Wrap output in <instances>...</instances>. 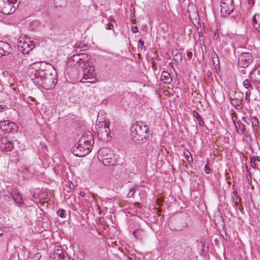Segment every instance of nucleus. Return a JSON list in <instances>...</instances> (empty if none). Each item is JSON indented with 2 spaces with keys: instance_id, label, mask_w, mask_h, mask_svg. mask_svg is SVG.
Masks as SVG:
<instances>
[{
  "instance_id": "obj_1",
  "label": "nucleus",
  "mask_w": 260,
  "mask_h": 260,
  "mask_svg": "<svg viewBox=\"0 0 260 260\" xmlns=\"http://www.w3.org/2000/svg\"><path fill=\"white\" fill-rule=\"evenodd\" d=\"M27 74L35 84L47 90L54 88L58 82L56 71L54 69L46 70L41 62L30 64Z\"/></svg>"
},
{
  "instance_id": "obj_2",
  "label": "nucleus",
  "mask_w": 260,
  "mask_h": 260,
  "mask_svg": "<svg viewBox=\"0 0 260 260\" xmlns=\"http://www.w3.org/2000/svg\"><path fill=\"white\" fill-rule=\"evenodd\" d=\"M93 143V137L91 133L84 135L78 142L72 148L73 154L78 157H83L88 154Z\"/></svg>"
},
{
  "instance_id": "obj_3",
  "label": "nucleus",
  "mask_w": 260,
  "mask_h": 260,
  "mask_svg": "<svg viewBox=\"0 0 260 260\" xmlns=\"http://www.w3.org/2000/svg\"><path fill=\"white\" fill-rule=\"evenodd\" d=\"M149 128L142 122H136L131 125V139L134 141H142L148 135Z\"/></svg>"
},
{
  "instance_id": "obj_4",
  "label": "nucleus",
  "mask_w": 260,
  "mask_h": 260,
  "mask_svg": "<svg viewBox=\"0 0 260 260\" xmlns=\"http://www.w3.org/2000/svg\"><path fill=\"white\" fill-rule=\"evenodd\" d=\"M18 131V126L9 120L0 121V136L6 133H15Z\"/></svg>"
},
{
  "instance_id": "obj_5",
  "label": "nucleus",
  "mask_w": 260,
  "mask_h": 260,
  "mask_svg": "<svg viewBox=\"0 0 260 260\" xmlns=\"http://www.w3.org/2000/svg\"><path fill=\"white\" fill-rule=\"evenodd\" d=\"M99 154L102 158L103 165L105 166H112L115 163L114 159L112 158L113 155L112 151L106 147L100 149Z\"/></svg>"
},
{
  "instance_id": "obj_6",
  "label": "nucleus",
  "mask_w": 260,
  "mask_h": 260,
  "mask_svg": "<svg viewBox=\"0 0 260 260\" xmlns=\"http://www.w3.org/2000/svg\"><path fill=\"white\" fill-rule=\"evenodd\" d=\"M220 7L221 16L227 17L233 12L235 9L233 0H222Z\"/></svg>"
},
{
  "instance_id": "obj_7",
  "label": "nucleus",
  "mask_w": 260,
  "mask_h": 260,
  "mask_svg": "<svg viewBox=\"0 0 260 260\" xmlns=\"http://www.w3.org/2000/svg\"><path fill=\"white\" fill-rule=\"evenodd\" d=\"M253 57L250 52H242L238 57V64L243 68L248 67L252 62Z\"/></svg>"
},
{
  "instance_id": "obj_8",
  "label": "nucleus",
  "mask_w": 260,
  "mask_h": 260,
  "mask_svg": "<svg viewBox=\"0 0 260 260\" xmlns=\"http://www.w3.org/2000/svg\"><path fill=\"white\" fill-rule=\"evenodd\" d=\"M10 196L9 198L11 197L14 201L15 202V204L18 207H24L27 208L28 207H30L31 205H27L25 203L26 199H23L21 196V193L18 192L17 190H14L12 192L10 193Z\"/></svg>"
},
{
  "instance_id": "obj_9",
  "label": "nucleus",
  "mask_w": 260,
  "mask_h": 260,
  "mask_svg": "<svg viewBox=\"0 0 260 260\" xmlns=\"http://www.w3.org/2000/svg\"><path fill=\"white\" fill-rule=\"evenodd\" d=\"M52 258L54 260H69V256L67 253L63 251L61 246H56L53 251Z\"/></svg>"
},
{
  "instance_id": "obj_10",
  "label": "nucleus",
  "mask_w": 260,
  "mask_h": 260,
  "mask_svg": "<svg viewBox=\"0 0 260 260\" xmlns=\"http://www.w3.org/2000/svg\"><path fill=\"white\" fill-rule=\"evenodd\" d=\"M34 47L35 42L29 41V40L28 41H25L23 43L20 42L18 45L19 49L20 50V48L21 49V51L23 54L28 53Z\"/></svg>"
},
{
  "instance_id": "obj_11",
  "label": "nucleus",
  "mask_w": 260,
  "mask_h": 260,
  "mask_svg": "<svg viewBox=\"0 0 260 260\" xmlns=\"http://www.w3.org/2000/svg\"><path fill=\"white\" fill-rule=\"evenodd\" d=\"M110 129L109 128V123H107L105 125L103 131L102 130L101 132H98V136L100 139L103 140V141H109V139L111 138V136L109 137L110 135Z\"/></svg>"
},
{
  "instance_id": "obj_12",
  "label": "nucleus",
  "mask_w": 260,
  "mask_h": 260,
  "mask_svg": "<svg viewBox=\"0 0 260 260\" xmlns=\"http://www.w3.org/2000/svg\"><path fill=\"white\" fill-rule=\"evenodd\" d=\"M10 45L4 41H0V58L8 55L10 53Z\"/></svg>"
},
{
  "instance_id": "obj_13",
  "label": "nucleus",
  "mask_w": 260,
  "mask_h": 260,
  "mask_svg": "<svg viewBox=\"0 0 260 260\" xmlns=\"http://www.w3.org/2000/svg\"><path fill=\"white\" fill-rule=\"evenodd\" d=\"M13 147L14 146L12 142L6 139H3L2 140L0 148L2 151H10L12 150Z\"/></svg>"
},
{
  "instance_id": "obj_14",
  "label": "nucleus",
  "mask_w": 260,
  "mask_h": 260,
  "mask_svg": "<svg viewBox=\"0 0 260 260\" xmlns=\"http://www.w3.org/2000/svg\"><path fill=\"white\" fill-rule=\"evenodd\" d=\"M14 3L12 2V1L11 0V2L9 3H8V5H6V6L3 8L0 12L5 15H8L13 13L15 10V7L13 6Z\"/></svg>"
},
{
  "instance_id": "obj_15",
  "label": "nucleus",
  "mask_w": 260,
  "mask_h": 260,
  "mask_svg": "<svg viewBox=\"0 0 260 260\" xmlns=\"http://www.w3.org/2000/svg\"><path fill=\"white\" fill-rule=\"evenodd\" d=\"M116 253H113L114 258L117 260L118 258L120 260H128L129 257L128 255H126L123 251L120 250L119 248L116 250Z\"/></svg>"
},
{
  "instance_id": "obj_16",
  "label": "nucleus",
  "mask_w": 260,
  "mask_h": 260,
  "mask_svg": "<svg viewBox=\"0 0 260 260\" xmlns=\"http://www.w3.org/2000/svg\"><path fill=\"white\" fill-rule=\"evenodd\" d=\"M161 80L165 83L169 84L171 83L172 79L167 71H163L161 75Z\"/></svg>"
},
{
  "instance_id": "obj_17",
  "label": "nucleus",
  "mask_w": 260,
  "mask_h": 260,
  "mask_svg": "<svg viewBox=\"0 0 260 260\" xmlns=\"http://www.w3.org/2000/svg\"><path fill=\"white\" fill-rule=\"evenodd\" d=\"M133 209L134 210V212L133 213H131V215H136L138 217L141 216L142 210L140 203L137 202L135 203Z\"/></svg>"
},
{
  "instance_id": "obj_18",
  "label": "nucleus",
  "mask_w": 260,
  "mask_h": 260,
  "mask_svg": "<svg viewBox=\"0 0 260 260\" xmlns=\"http://www.w3.org/2000/svg\"><path fill=\"white\" fill-rule=\"evenodd\" d=\"M231 104L233 106H234L236 109H240L242 108V102L241 100H239L237 98H234L231 99Z\"/></svg>"
},
{
  "instance_id": "obj_19",
  "label": "nucleus",
  "mask_w": 260,
  "mask_h": 260,
  "mask_svg": "<svg viewBox=\"0 0 260 260\" xmlns=\"http://www.w3.org/2000/svg\"><path fill=\"white\" fill-rule=\"evenodd\" d=\"M193 116L197 119V120L199 122V124L201 126H203L204 124V121L203 120L202 118H201V117L200 116L199 113L197 112L196 111H193Z\"/></svg>"
},
{
  "instance_id": "obj_20",
  "label": "nucleus",
  "mask_w": 260,
  "mask_h": 260,
  "mask_svg": "<svg viewBox=\"0 0 260 260\" xmlns=\"http://www.w3.org/2000/svg\"><path fill=\"white\" fill-rule=\"evenodd\" d=\"M142 233L143 232L139 229L136 230L133 232L134 237L137 240L141 239L142 238Z\"/></svg>"
},
{
  "instance_id": "obj_21",
  "label": "nucleus",
  "mask_w": 260,
  "mask_h": 260,
  "mask_svg": "<svg viewBox=\"0 0 260 260\" xmlns=\"http://www.w3.org/2000/svg\"><path fill=\"white\" fill-rule=\"evenodd\" d=\"M250 122L252 124V127L254 129H257L259 125V121L258 119L255 117L251 118Z\"/></svg>"
},
{
  "instance_id": "obj_22",
  "label": "nucleus",
  "mask_w": 260,
  "mask_h": 260,
  "mask_svg": "<svg viewBox=\"0 0 260 260\" xmlns=\"http://www.w3.org/2000/svg\"><path fill=\"white\" fill-rule=\"evenodd\" d=\"M211 57L214 64H218L219 63V58L216 53L213 51L211 53Z\"/></svg>"
},
{
  "instance_id": "obj_23",
  "label": "nucleus",
  "mask_w": 260,
  "mask_h": 260,
  "mask_svg": "<svg viewBox=\"0 0 260 260\" xmlns=\"http://www.w3.org/2000/svg\"><path fill=\"white\" fill-rule=\"evenodd\" d=\"M172 55L174 56V59L175 60H181V55L179 53V51L177 49H175L172 51Z\"/></svg>"
},
{
  "instance_id": "obj_24",
  "label": "nucleus",
  "mask_w": 260,
  "mask_h": 260,
  "mask_svg": "<svg viewBox=\"0 0 260 260\" xmlns=\"http://www.w3.org/2000/svg\"><path fill=\"white\" fill-rule=\"evenodd\" d=\"M243 85L244 88L249 89L250 90L253 89L251 85V82L249 79L245 80L243 82Z\"/></svg>"
},
{
  "instance_id": "obj_25",
  "label": "nucleus",
  "mask_w": 260,
  "mask_h": 260,
  "mask_svg": "<svg viewBox=\"0 0 260 260\" xmlns=\"http://www.w3.org/2000/svg\"><path fill=\"white\" fill-rule=\"evenodd\" d=\"M138 48L140 49L141 52L145 51L146 50V47L144 45V42L141 39L139 40Z\"/></svg>"
},
{
  "instance_id": "obj_26",
  "label": "nucleus",
  "mask_w": 260,
  "mask_h": 260,
  "mask_svg": "<svg viewBox=\"0 0 260 260\" xmlns=\"http://www.w3.org/2000/svg\"><path fill=\"white\" fill-rule=\"evenodd\" d=\"M233 200L235 203V206L238 207L239 203L241 202V198L238 195H235L233 197Z\"/></svg>"
},
{
  "instance_id": "obj_27",
  "label": "nucleus",
  "mask_w": 260,
  "mask_h": 260,
  "mask_svg": "<svg viewBox=\"0 0 260 260\" xmlns=\"http://www.w3.org/2000/svg\"><path fill=\"white\" fill-rule=\"evenodd\" d=\"M79 54V56H80V61H81L82 62H86L87 60H88L89 58H88V55L86 54L80 53Z\"/></svg>"
},
{
  "instance_id": "obj_28",
  "label": "nucleus",
  "mask_w": 260,
  "mask_h": 260,
  "mask_svg": "<svg viewBox=\"0 0 260 260\" xmlns=\"http://www.w3.org/2000/svg\"><path fill=\"white\" fill-rule=\"evenodd\" d=\"M70 61H75L76 62H80V56L79 54H76L73 55L70 59Z\"/></svg>"
},
{
  "instance_id": "obj_29",
  "label": "nucleus",
  "mask_w": 260,
  "mask_h": 260,
  "mask_svg": "<svg viewBox=\"0 0 260 260\" xmlns=\"http://www.w3.org/2000/svg\"><path fill=\"white\" fill-rule=\"evenodd\" d=\"M10 2L11 0H0V11Z\"/></svg>"
},
{
  "instance_id": "obj_30",
  "label": "nucleus",
  "mask_w": 260,
  "mask_h": 260,
  "mask_svg": "<svg viewBox=\"0 0 260 260\" xmlns=\"http://www.w3.org/2000/svg\"><path fill=\"white\" fill-rule=\"evenodd\" d=\"M66 211L63 209H59L57 212V214L58 216L62 218H64L66 217Z\"/></svg>"
},
{
  "instance_id": "obj_31",
  "label": "nucleus",
  "mask_w": 260,
  "mask_h": 260,
  "mask_svg": "<svg viewBox=\"0 0 260 260\" xmlns=\"http://www.w3.org/2000/svg\"><path fill=\"white\" fill-rule=\"evenodd\" d=\"M208 164H209V160L207 159V163H206V165L205 166V168H204V171L206 172V173H207V174H209L211 171L210 168Z\"/></svg>"
},
{
  "instance_id": "obj_32",
  "label": "nucleus",
  "mask_w": 260,
  "mask_h": 260,
  "mask_svg": "<svg viewBox=\"0 0 260 260\" xmlns=\"http://www.w3.org/2000/svg\"><path fill=\"white\" fill-rule=\"evenodd\" d=\"M184 154L186 159L188 161H190L189 158L190 156H191V153L188 151H187L186 152H184Z\"/></svg>"
},
{
  "instance_id": "obj_33",
  "label": "nucleus",
  "mask_w": 260,
  "mask_h": 260,
  "mask_svg": "<svg viewBox=\"0 0 260 260\" xmlns=\"http://www.w3.org/2000/svg\"><path fill=\"white\" fill-rule=\"evenodd\" d=\"M113 24L111 23H108L105 25V28L107 29H112L113 28Z\"/></svg>"
},
{
  "instance_id": "obj_34",
  "label": "nucleus",
  "mask_w": 260,
  "mask_h": 260,
  "mask_svg": "<svg viewBox=\"0 0 260 260\" xmlns=\"http://www.w3.org/2000/svg\"><path fill=\"white\" fill-rule=\"evenodd\" d=\"M250 92H246L245 93V100H247L248 102L250 101Z\"/></svg>"
},
{
  "instance_id": "obj_35",
  "label": "nucleus",
  "mask_w": 260,
  "mask_h": 260,
  "mask_svg": "<svg viewBox=\"0 0 260 260\" xmlns=\"http://www.w3.org/2000/svg\"><path fill=\"white\" fill-rule=\"evenodd\" d=\"M251 159H252V161H254V162H255V161H260V157L259 156H256V157L253 156L252 157H250V160Z\"/></svg>"
},
{
  "instance_id": "obj_36",
  "label": "nucleus",
  "mask_w": 260,
  "mask_h": 260,
  "mask_svg": "<svg viewBox=\"0 0 260 260\" xmlns=\"http://www.w3.org/2000/svg\"><path fill=\"white\" fill-rule=\"evenodd\" d=\"M256 14H255L253 15V17H252V21H253V26L254 27V23H259L258 22H257V20H256Z\"/></svg>"
},
{
  "instance_id": "obj_37",
  "label": "nucleus",
  "mask_w": 260,
  "mask_h": 260,
  "mask_svg": "<svg viewBox=\"0 0 260 260\" xmlns=\"http://www.w3.org/2000/svg\"><path fill=\"white\" fill-rule=\"evenodd\" d=\"M7 108L6 105H0V112H3Z\"/></svg>"
},
{
  "instance_id": "obj_38",
  "label": "nucleus",
  "mask_w": 260,
  "mask_h": 260,
  "mask_svg": "<svg viewBox=\"0 0 260 260\" xmlns=\"http://www.w3.org/2000/svg\"><path fill=\"white\" fill-rule=\"evenodd\" d=\"M131 29L133 32H137L138 31V28L136 26L132 27Z\"/></svg>"
},
{
  "instance_id": "obj_39",
  "label": "nucleus",
  "mask_w": 260,
  "mask_h": 260,
  "mask_svg": "<svg viewBox=\"0 0 260 260\" xmlns=\"http://www.w3.org/2000/svg\"><path fill=\"white\" fill-rule=\"evenodd\" d=\"M41 255H40L39 254L37 253L35 257H34L35 259H34V260H39L40 258L41 257Z\"/></svg>"
},
{
  "instance_id": "obj_40",
  "label": "nucleus",
  "mask_w": 260,
  "mask_h": 260,
  "mask_svg": "<svg viewBox=\"0 0 260 260\" xmlns=\"http://www.w3.org/2000/svg\"><path fill=\"white\" fill-rule=\"evenodd\" d=\"M250 161H251V165L252 167L254 168L256 166L255 162L253 161L252 159H251Z\"/></svg>"
},
{
  "instance_id": "obj_41",
  "label": "nucleus",
  "mask_w": 260,
  "mask_h": 260,
  "mask_svg": "<svg viewBox=\"0 0 260 260\" xmlns=\"http://www.w3.org/2000/svg\"><path fill=\"white\" fill-rule=\"evenodd\" d=\"M249 4H251V5H253L254 4V0H247Z\"/></svg>"
},
{
  "instance_id": "obj_42",
  "label": "nucleus",
  "mask_w": 260,
  "mask_h": 260,
  "mask_svg": "<svg viewBox=\"0 0 260 260\" xmlns=\"http://www.w3.org/2000/svg\"><path fill=\"white\" fill-rule=\"evenodd\" d=\"M192 53L191 52H188L187 53V56L188 57H191L192 56Z\"/></svg>"
},
{
  "instance_id": "obj_43",
  "label": "nucleus",
  "mask_w": 260,
  "mask_h": 260,
  "mask_svg": "<svg viewBox=\"0 0 260 260\" xmlns=\"http://www.w3.org/2000/svg\"><path fill=\"white\" fill-rule=\"evenodd\" d=\"M79 195L81 197H84L85 196V193L84 191H80V192L79 193Z\"/></svg>"
},
{
  "instance_id": "obj_44",
  "label": "nucleus",
  "mask_w": 260,
  "mask_h": 260,
  "mask_svg": "<svg viewBox=\"0 0 260 260\" xmlns=\"http://www.w3.org/2000/svg\"><path fill=\"white\" fill-rule=\"evenodd\" d=\"M207 75H208V77H211V75H212V73H211L210 71H208L207 72Z\"/></svg>"
},
{
  "instance_id": "obj_45",
  "label": "nucleus",
  "mask_w": 260,
  "mask_h": 260,
  "mask_svg": "<svg viewBox=\"0 0 260 260\" xmlns=\"http://www.w3.org/2000/svg\"><path fill=\"white\" fill-rule=\"evenodd\" d=\"M237 191L235 190L233 191V194L235 195H237Z\"/></svg>"
},
{
  "instance_id": "obj_46",
  "label": "nucleus",
  "mask_w": 260,
  "mask_h": 260,
  "mask_svg": "<svg viewBox=\"0 0 260 260\" xmlns=\"http://www.w3.org/2000/svg\"><path fill=\"white\" fill-rule=\"evenodd\" d=\"M162 210L161 209H158L157 212L159 213H160L161 212Z\"/></svg>"
},
{
  "instance_id": "obj_47",
  "label": "nucleus",
  "mask_w": 260,
  "mask_h": 260,
  "mask_svg": "<svg viewBox=\"0 0 260 260\" xmlns=\"http://www.w3.org/2000/svg\"><path fill=\"white\" fill-rule=\"evenodd\" d=\"M132 21H133L132 22L133 24H135V23H136V20H132Z\"/></svg>"
},
{
  "instance_id": "obj_48",
  "label": "nucleus",
  "mask_w": 260,
  "mask_h": 260,
  "mask_svg": "<svg viewBox=\"0 0 260 260\" xmlns=\"http://www.w3.org/2000/svg\"><path fill=\"white\" fill-rule=\"evenodd\" d=\"M25 203L27 204V205H31V203H29V202H27L26 203V200L25 201Z\"/></svg>"
},
{
  "instance_id": "obj_49",
  "label": "nucleus",
  "mask_w": 260,
  "mask_h": 260,
  "mask_svg": "<svg viewBox=\"0 0 260 260\" xmlns=\"http://www.w3.org/2000/svg\"><path fill=\"white\" fill-rule=\"evenodd\" d=\"M245 126L244 124L242 125V128L243 129L245 128Z\"/></svg>"
},
{
  "instance_id": "obj_50",
  "label": "nucleus",
  "mask_w": 260,
  "mask_h": 260,
  "mask_svg": "<svg viewBox=\"0 0 260 260\" xmlns=\"http://www.w3.org/2000/svg\"><path fill=\"white\" fill-rule=\"evenodd\" d=\"M72 186L73 187V184H72V185H70V188H72Z\"/></svg>"
},
{
  "instance_id": "obj_51",
  "label": "nucleus",
  "mask_w": 260,
  "mask_h": 260,
  "mask_svg": "<svg viewBox=\"0 0 260 260\" xmlns=\"http://www.w3.org/2000/svg\"><path fill=\"white\" fill-rule=\"evenodd\" d=\"M72 186L73 187V184H72V185H70V188H72Z\"/></svg>"
},
{
  "instance_id": "obj_52",
  "label": "nucleus",
  "mask_w": 260,
  "mask_h": 260,
  "mask_svg": "<svg viewBox=\"0 0 260 260\" xmlns=\"http://www.w3.org/2000/svg\"><path fill=\"white\" fill-rule=\"evenodd\" d=\"M3 233H0V237L2 236L3 235Z\"/></svg>"
},
{
  "instance_id": "obj_53",
  "label": "nucleus",
  "mask_w": 260,
  "mask_h": 260,
  "mask_svg": "<svg viewBox=\"0 0 260 260\" xmlns=\"http://www.w3.org/2000/svg\"><path fill=\"white\" fill-rule=\"evenodd\" d=\"M242 120H244V121H246L245 119V118H242Z\"/></svg>"
},
{
  "instance_id": "obj_54",
  "label": "nucleus",
  "mask_w": 260,
  "mask_h": 260,
  "mask_svg": "<svg viewBox=\"0 0 260 260\" xmlns=\"http://www.w3.org/2000/svg\"><path fill=\"white\" fill-rule=\"evenodd\" d=\"M131 192L132 191V192H134V191H133V189L132 188L131 189Z\"/></svg>"
},
{
  "instance_id": "obj_55",
  "label": "nucleus",
  "mask_w": 260,
  "mask_h": 260,
  "mask_svg": "<svg viewBox=\"0 0 260 260\" xmlns=\"http://www.w3.org/2000/svg\"><path fill=\"white\" fill-rule=\"evenodd\" d=\"M214 36H215H215H216V35L215 32H214Z\"/></svg>"
},
{
  "instance_id": "obj_56",
  "label": "nucleus",
  "mask_w": 260,
  "mask_h": 260,
  "mask_svg": "<svg viewBox=\"0 0 260 260\" xmlns=\"http://www.w3.org/2000/svg\"><path fill=\"white\" fill-rule=\"evenodd\" d=\"M191 161H192V158L191 157Z\"/></svg>"
}]
</instances>
